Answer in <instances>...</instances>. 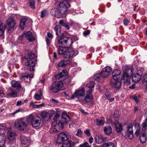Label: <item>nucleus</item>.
Instances as JSON below:
<instances>
[{
	"mask_svg": "<svg viewBox=\"0 0 147 147\" xmlns=\"http://www.w3.org/2000/svg\"><path fill=\"white\" fill-rule=\"evenodd\" d=\"M39 116L37 115L34 116L32 114L29 115L26 119L27 123L25 122L22 119H17L15 122V126L20 130L23 131L27 129L28 126L30 124L33 127L36 128L38 127L40 124V120L37 119Z\"/></svg>",
	"mask_w": 147,
	"mask_h": 147,
	"instance_id": "nucleus-1",
	"label": "nucleus"
},
{
	"mask_svg": "<svg viewBox=\"0 0 147 147\" xmlns=\"http://www.w3.org/2000/svg\"><path fill=\"white\" fill-rule=\"evenodd\" d=\"M68 34L64 32L57 36L58 44L65 46H71L73 43L72 39L68 37Z\"/></svg>",
	"mask_w": 147,
	"mask_h": 147,
	"instance_id": "nucleus-2",
	"label": "nucleus"
},
{
	"mask_svg": "<svg viewBox=\"0 0 147 147\" xmlns=\"http://www.w3.org/2000/svg\"><path fill=\"white\" fill-rule=\"evenodd\" d=\"M63 84L61 81L54 82L49 87V89L54 93H57L61 90H63Z\"/></svg>",
	"mask_w": 147,
	"mask_h": 147,
	"instance_id": "nucleus-3",
	"label": "nucleus"
},
{
	"mask_svg": "<svg viewBox=\"0 0 147 147\" xmlns=\"http://www.w3.org/2000/svg\"><path fill=\"white\" fill-rule=\"evenodd\" d=\"M61 117L62 119L59 121L57 124V125L60 129H62L63 127L64 124L71 119L70 117L65 111L63 112L62 114Z\"/></svg>",
	"mask_w": 147,
	"mask_h": 147,
	"instance_id": "nucleus-4",
	"label": "nucleus"
},
{
	"mask_svg": "<svg viewBox=\"0 0 147 147\" xmlns=\"http://www.w3.org/2000/svg\"><path fill=\"white\" fill-rule=\"evenodd\" d=\"M133 126L132 124H130L127 127L126 131L122 133V136L125 137L128 136L129 138L131 139L133 137Z\"/></svg>",
	"mask_w": 147,
	"mask_h": 147,
	"instance_id": "nucleus-5",
	"label": "nucleus"
},
{
	"mask_svg": "<svg viewBox=\"0 0 147 147\" xmlns=\"http://www.w3.org/2000/svg\"><path fill=\"white\" fill-rule=\"evenodd\" d=\"M59 6V8H58L59 10H61V14H63L65 16L67 8L70 7L69 4L67 1H64L60 3Z\"/></svg>",
	"mask_w": 147,
	"mask_h": 147,
	"instance_id": "nucleus-6",
	"label": "nucleus"
},
{
	"mask_svg": "<svg viewBox=\"0 0 147 147\" xmlns=\"http://www.w3.org/2000/svg\"><path fill=\"white\" fill-rule=\"evenodd\" d=\"M7 24L8 29V32L11 33L13 30L16 22L14 19L12 18H9L7 21Z\"/></svg>",
	"mask_w": 147,
	"mask_h": 147,
	"instance_id": "nucleus-7",
	"label": "nucleus"
},
{
	"mask_svg": "<svg viewBox=\"0 0 147 147\" xmlns=\"http://www.w3.org/2000/svg\"><path fill=\"white\" fill-rule=\"evenodd\" d=\"M68 136L64 133H61L58 135V138L56 143L60 144L69 139Z\"/></svg>",
	"mask_w": 147,
	"mask_h": 147,
	"instance_id": "nucleus-8",
	"label": "nucleus"
},
{
	"mask_svg": "<svg viewBox=\"0 0 147 147\" xmlns=\"http://www.w3.org/2000/svg\"><path fill=\"white\" fill-rule=\"evenodd\" d=\"M112 70V68L109 66H107L102 69V71L100 73V76L102 78H106L110 74Z\"/></svg>",
	"mask_w": 147,
	"mask_h": 147,
	"instance_id": "nucleus-9",
	"label": "nucleus"
},
{
	"mask_svg": "<svg viewBox=\"0 0 147 147\" xmlns=\"http://www.w3.org/2000/svg\"><path fill=\"white\" fill-rule=\"evenodd\" d=\"M77 54H75V51L73 49L68 47L66 53L64 54L63 57L66 58H70L76 56Z\"/></svg>",
	"mask_w": 147,
	"mask_h": 147,
	"instance_id": "nucleus-10",
	"label": "nucleus"
},
{
	"mask_svg": "<svg viewBox=\"0 0 147 147\" xmlns=\"http://www.w3.org/2000/svg\"><path fill=\"white\" fill-rule=\"evenodd\" d=\"M121 71L119 69H115L113 70L112 73V75L113 80H121Z\"/></svg>",
	"mask_w": 147,
	"mask_h": 147,
	"instance_id": "nucleus-11",
	"label": "nucleus"
},
{
	"mask_svg": "<svg viewBox=\"0 0 147 147\" xmlns=\"http://www.w3.org/2000/svg\"><path fill=\"white\" fill-rule=\"evenodd\" d=\"M25 65L27 67V69L30 71H33L34 69L35 63L31 59H29L25 63Z\"/></svg>",
	"mask_w": 147,
	"mask_h": 147,
	"instance_id": "nucleus-12",
	"label": "nucleus"
},
{
	"mask_svg": "<svg viewBox=\"0 0 147 147\" xmlns=\"http://www.w3.org/2000/svg\"><path fill=\"white\" fill-rule=\"evenodd\" d=\"M25 35L26 37L29 41L32 42L34 41L35 40V38L32 35V33L29 31L26 34L23 33L22 35L20 36L19 39L22 40L24 36Z\"/></svg>",
	"mask_w": 147,
	"mask_h": 147,
	"instance_id": "nucleus-13",
	"label": "nucleus"
},
{
	"mask_svg": "<svg viewBox=\"0 0 147 147\" xmlns=\"http://www.w3.org/2000/svg\"><path fill=\"white\" fill-rule=\"evenodd\" d=\"M61 10H59V8H55L52 9L51 11V14L54 16L57 17V15H59V16L64 17L65 16L63 14H61Z\"/></svg>",
	"mask_w": 147,
	"mask_h": 147,
	"instance_id": "nucleus-14",
	"label": "nucleus"
},
{
	"mask_svg": "<svg viewBox=\"0 0 147 147\" xmlns=\"http://www.w3.org/2000/svg\"><path fill=\"white\" fill-rule=\"evenodd\" d=\"M121 80H112L111 81L110 84L113 88L117 89L120 88L121 86Z\"/></svg>",
	"mask_w": 147,
	"mask_h": 147,
	"instance_id": "nucleus-15",
	"label": "nucleus"
},
{
	"mask_svg": "<svg viewBox=\"0 0 147 147\" xmlns=\"http://www.w3.org/2000/svg\"><path fill=\"white\" fill-rule=\"evenodd\" d=\"M11 84L13 87L16 88L17 90H20V89L22 88V90L24 91L20 81L13 80L11 82Z\"/></svg>",
	"mask_w": 147,
	"mask_h": 147,
	"instance_id": "nucleus-16",
	"label": "nucleus"
},
{
	"mask_svg": "<svg viewBox=\"0 0 147 147\" xmlns=\"http://www.w3.org/2000/svg\"><path fill=\"white\" fill-rule=\"evenodd\" d=\"M8 89L11 92L8 94L7 95L8 96L13 98H15L17 96V90L11 87H9Z\"/></svg>",
	"mask_w": 147,
	"mask_h": 147,
	"instance_id": "nucleus-17",
	"label": "nucleus"
},
{
	"mask_svg": "<svg viewBox=\"0 0 147 147\" xmlns=\"http://www.w3.org/2000/svg\"><path fill=\"white\" fill-rule=\"evenodd\" d=\"M95 140L97 143L100 144L105 140V138H103L101 135H97L95 137Z\"/></svg>",
	"mask_w": 147,
	"mask_h": 147,
	"instance_id": "nucleus-18",
	"label": "nucleus"
},
{
	"mask_svg": "<svg viewBox=\"0 0 147 147\" xmlns=\"http://www.w3.org/2000/svg\"><path fill=\"white\" fill-rule=\"evenodd\" d=\"M129 74H123L122 76V78H121V80L123 79L124 81V83L129 84L130 83V77L129 76Z\"/></svg>",
	"mask_w": 147,
	"mask_h": 147,
	"instance_id": "nucleus-19",
	"label": "nucleus"
},
{
	"mask_svg": "<svg viewBox=\"0 0 147 147\" xmlns=\"http://www.w3.org/2000/svg\"><path fill=\"white\" fill-rule=\"evenodd\" d=\"M84 89L83 88L77 92H76L74 93V94L76 97L79 98L80 97L84 96Z\"/></svg>",
	"mask_w": 147,
	"mask_h": 147,
	"instance_id": "nucleus-20",
	"label": "nucleus"
},
{
	"mask_svg": "<svg viewBox=\"0 0 147 147\" xmlns=\"http://www.w3.org/2000/svg\"><path fill=\"white\" fill-rule=\"evenodd\" d=\"M68 47H63L62 46H59L58 48V53L59 55H62L63 56L66 51L68 49Z\"/></svg>",
	"mask_w": 147,
	"mask_h": 147,
	"instance_id": "nucleus-21",
	"label": "nucleus"
},
{
	"mask_svg": "<svg viewBox=\"0 0 147 147\" xmlns=\"http://www.w3.org/2000/svg\"><path fill=\"white\" fill-rule=\"evenodd\" d=\"M20 139L21 143L23 144H26L29 142V138L23 134L21 135Z\"/></svg>",
	"mask_w": 147,
	"mask_h": 147,
	"instance_id": "nucleus-22",
	"label": "nucleus"
},
{
	"mask_svg": "<svg viewBox=\"0 0 147 147\" xmlns=\"http://www.w3.org/2000/svg\"><path fill=\"white\" fill-rule=\"evenodd\" d=\"M70 63V60H61L59 63L58 66L59 67H63Z\"/></svg>",
	"mask_w": 147,
	"mask_h": 147,
	"instance_id": "nucleus-23",
	"label": "nucleus"
},
{
	"mask_svg": "<svg viewBox=\"0 0 147 147\" xmlns=\"http://www.w3.org/2000/svg\"><path fill=\"white\" fill-rule=\"evenodd\" d=\"M8 138L10 140H13L15 135L14 132H13L11 129H9L7 132Z\"/></svg>",
	"mask_w": 147,
	"mask_h": 147,
	"instance_id": "nucleus-24",
	"label": "nucleus"
},
{
	"mask_svg": "<svg viewBox=\"0 0 147 147\" xmlns=\"http://www.w3.org/2000/svg\"><path fill=\"white\" fill-rule=\"evenodd\" d=\"M5 138L4 134H0V147H2L4 145Z\"/></svg>",
	"mask_w": 147,
	"mask_h": 147,
	"instance_id": "nucleus-25",
	"label": "nucleus"
},
{
	"mask_svg": "<svg viewBox=\"0 0 147 147\" xmlns=\"http://www.w3.org/2000/svg\"><path fill=\"white\" fill-rule=\"evenodd\" d=\"M67 73V72L66 70H63L61 72L59 73L58 74L55 76V78L56 79H59L62 78L64 76H65Z\"/></svg>",
	"mask_w": 147,
	"mask_h": 147,
	"instance_id": "nucleus-26",
	"label": "nucleus"
},
{
	"mask_svg": "<svg viewBox=\"0 0 147 147\" xmlns=\"http://www.w3.org/2000/svg\"><path fill=\"white\" fill-rule=\"evenodd\" d=\"M59 24L61 25L64 26L65 28L67 30L70 29L69 25H70V24L69 23L65 22L63 20H59Z\"/></svg>",
	"mask_w": 147,
	"mask_h": 147,
	"instance_id": "nucleus-27",
	"label": "nucleus"
},
{
	"mask_svg": "<svg viewBox=\"0 0 147 147\" xmlns=\"http://www.w3.org/2000/svg\"><path fill=\"white\" fill-rule=\"evenodd\" d=\"M105 122L104 118L103 117H98L96 119V124L98 126L103 125Z\"/></svg>",
	"mask_w": 147,
	"mask_h": 147,
	"instance_id": "nucleus-28",
	"label": "nucleus"
},
{
	"mask_svg": "<svg viewBox=\"0 0 147 147\" xmlns=\"http://www.w3.org/2000/svg\"><path fill=\"white\" fill-rule=\"evenodd\" d=\"M36 57V55L30 52L25 54L24 56V57L26 59H32L35 58Z\"/></svg>",
	"mask_w": 147,
	"mask_h": 147,
	"instance_id": "nucleus-29",
	"label": "nucleus"
},
{
	"mask_svg": "<svg viewBox=\"0 0 147 147\" xmlns=\"http://www.w3.org/2000/svg\"><path fill=\"white\" fill-rule=\"evenodd\" d=\"M141 79V77L140 75L135 74L133 75L132 77V80L134 82H136L139 81Z\"/></svg>",
	"mask_w": 147,
	"mask_h": 147,
	"instance_id": "nucleus-30",
	"label": "nucleus"
},
{
	"mask_svg": "<svg viewBox=\"0 0 147 147\" xmlns=\"http://www.w3.org/2000/svg\"><path fill=\"white\" fill-rule=\"evenodd\" d=\"M47 35L49 38H47V46H49L51 44L53 36L52 34L49 32H48Z\"/></svg>",
	"mask_w": 147,
	"mask_h": 147,
	"instance_id": "nucleus-31",
	"label": "nucleus"
},
{
	"mask_svg": "<svg viewBox=\"0 0 147 147\" xmlns=\"http://www.w3.org/2000/svg\"><path fill=\"white\" fill-rule=\"evenodd\" d=\"M116 131L117 133L120 132L122 130L123 128L121 124L118 122H116L115 123Z\"/></svg>",
	"mask_w": 147,
	"mask_h": 147,
	"instance_id": "nucleus-32",
	"label": "nucleus"
},
{
	"mask_svg": "<svg viewBox=\"0 0 147 147\" xmlns=\"http://www.w3.org/2000/svg\"><path fill=\"white\" fill-rule=\"evenodd\" d=\"M104 131L107 135H109L112 132V129L110 126H106L104 128Z\"/></svg>",
	"mask_w": 147,
	"mask_h": 147,
	"instance_id": "nucleus-33",
	"label": "nucleus"
},
{
	"mask_svg": "<svg viewBox=\"0 0 147 147\" xmlns=\"http://www.w3.org/2000/svg\"><path fill=\"white\" fill-rule=\"evenodd\" d=\"M146 134L144 133H142L140 136V142L142 143H144L146 141Z\"/></svg>",
	"mask_w": 147,
	"mask_h": 147,
	"instance_id": "nucleus-34",
	"label": "nucleus"
},
{
	"mask_svg": "<svg viewBox=\"0 0 147 147\" xmlns=\"http://www.w3.org/2000/svg\"><path fill=\"white\" fill-rule=\"evenodd\" d=\"M60 29V26L59 25H56L54 28L55 31V32L56 35L57 36L61 34V32Z\"/></svg>",
	"mask_w": 147,
	"mask_h": 147,
	"instance_id": "nucleus-35",
	"label": "nucleus"
},
{
	"mask_svg": "<svg viewBox=\"0 0 147 147\" xmlns=\"http://www.w3.org/2000/svg\"><path fill=\"white\" fill-rule=\"evenodd\" d=\"M93 99V97L91 94H87L85 97V100L87 102H91Z\"/></svg>",
	"mask_w": 147,
	"mask_h": 147,
	"instance_id": "nucleus-36",
	"label": "nucleus"
},
{
	"mask_svg": "<svg viewBox=\"0 0 147 147\" xmlns=\"http://www.w3.org/2000/svg\"><path fill=\"white\" fill-rule=\"evenodd\" d=\"M123 74H129V72H130V75L132 74V70L129 69V67L127 66H125L123 67Z\"/></svg>",
	"mask_w": 147,
	"mask_h": 147,
	"instance_id": "nucleus-37",
	"label": "nucleus"
},
{
	"mask_svg": "<svg viewBox=\"0 0 147 147\" xmlns=\"http://www.w3.org/2000/svg\"><path fill=\"white\" fill-rule=\"evenodd\" d=\"M27 20V19L26 18H23L21 19L20 26L22 30L24 29L25 23Z\"/></svg>",
	"mask_w": 147,
	"mask_h": 147,
	"instance_id": "nucleus-38",
	"label": "nucleus"
},
{
	"mask_svg": "<svg viewBox=\"0 0 147 147\" xmlns=\"http://www.w3.org/2000/svg\"><path fill=\"white\" fill-rule=\"evenodd\" d=\"M101 147H114V144L112 142H108L103 144Z\"/></svg>",
	"mask_w": 147,
	"mask_h": 147,
	"instance_id": "nucleus-39",
	"label": "nucleus"
},
{
	"mask_svg": "<svg viewBox=\"0 0 147 147\" xmlns=\"http://www.w3.org/2000/svg\"><path fill=\"white\" fill-rule=\"evenodd\" d=\"M29 6L32 9H34L35 7V1L34 0H29L28 2Z\"/></svg>",
	"mask_w": 147,
	"mask_h": 147,
	"instance_id": "nucleus-40",
	"label": "nucleus"
},
{
	"mask_svg": "<svg viewBox=\"0 0 147 147\" xmlns=\"http://www.w3.org/2000/svg\"><path fill=\"white\" fill-rule=\"evenodd\" d=\"M39 118L43 119L46 117V111H42L39 114Z\"/></svg>",
	"mask_w": 147,
	"mask_h": 147,
	"instance_id": "nucleus-41",
	"label": "nucleus"
},
{
	"mask_svg": "<svg viewBox=\"0 0 147 147\" xmlns=\"http://www.w3.org/2000/svg\"><path fill=\"white\" fill-rule=\"evenodd\" d=\"M38 92H39L40 95L37 93H36L35 94V98L37 100H39L41 99V96L42 95L41 91L40 90H39L38 91Z\"/></svg>",
	"mask_w": 147,
	"mask_h": 147,
	"instance_id": "nucleus-42",
	"label": "nucleus"
},
{
	"mask_svg": "<svg viewBox=\"0 0 147 147\" xmlns=\"http://www.w3.org/2000/svg\"><path fill=\"white\" fill-rule=\"evenodd\" d=\"M5 29V26H3L0 25V36H2L4 33V31Z\"/></svg>",
	"mask_w": 147,
	"mask_h": 147,
	"instance_id": "nucleus-43",
	"label": "nucleus"
},
{
	"mask_svg": "<svg viewBox=\"0 0 147 147\" xmlns=\"http://www.w3.org/2000/svg\"><path fill=\"white\" fill-rule=\"evenodd\" d=\"M147 127V118L146 120L143 123L142 125V131H144Z\"/></svg>",
	"mask_w": 147,
	"mask_h": 147,
	"instance_id": "nucleus-44",
	"label": "nucleus"
},
{
	"mask_svg": "<svg viewBox=\"0 0 147 147\" xmlns=\"http://www.w3.org/2000/svg\"><path fill=\"white\" fill-rule=\"evenodd\" d=\"M94 83L93 81H91L90 84H88L86 86V88H93L94 87Z\"/></svg>",
	"mask_w": 147,
	"mask_h": 147,
	"instance_id": "nucleus-45",
	"label": "nucleus"
},
{
	"mask_svg": "<svg viewBox=\"0 0 147 147\" xmlns=\"http://www.w3.org/2000/svg\"><path fill=\"white\" fill-rule=\"evenodd\" d=\"M33 78V75L32 74H29L28 75L26 76H22L20 77V78L22 80H24L25 79V78Z\"/></svg>",
	"mask_w": 147,
	"mask_h": 147,
	"instance_id": "nucleus-46",
	"label": "nucleus"
},
{
	"mask_svg": "<svg viewBox=\"0 0 147 147\" xmlns=\"http://www.w3.org/2000/svg\"><path fill=\"white\" fill-rule=\"evenodd\" d=\"M130 21L127 18H125L123 20V23L125 26H127L130 23Z\"/></svg>",
	"mask_w": 147,
	"mask_h": 147,
	"instance_id": "nucleus-47",
	"label": "nucleus"
},
{
	"mask_svg": "<svg viewBox=\"0 0 147 147\" xmlns=\"http://www.w3.org/2000/svg\"><path fill=\"white\" fill-rule=\"evenodd\" d=\"M142 82L144 83V82H146V88L147 90V74L143 76L142 79Z\"/></svg>",
	"mask_w": 147,
	"mask_h": 147,
	"instance_id": "nucleus-48",
	"label": "nucleus"
},
{
	"mask_svg": "<svg viewBox=\"0 0 147 147\" xmlns=\"http://www.w3.org/2000/svg\"><path fill=\"white\" fill-rule=\"evenodd\" d=\"M61 147H71V144L69 142L63 143Z\"/></svg>",
	"mask_w": 147,
	"mask_h": 147,
	"instance_id": "nucleus-49",
	"label": "nucleus"
},
{
	"mask_svg": "<svg viewBox=\"0 0 147 147\" xmlns=\"http://www.w3.org/2000/svg\"><path fill=\"white\" fill-rule=\"evenodd\" d=\"M100 76H101L100 74H96L94 76V79L97 81H99L100 79Z\"/></svg>",
	"mask_w": 147,
	"mask_h": 147,
	"instance_id": "nucleus-50",
	"label": "nucleus"
},
{
	"mask_svg": "<svg viewBox=\"0 0 147 147\" xmlns=\"http://www.w3.org/2000/svg\"><path fill=\"white\" fill-rule=\"evenodd\" d=\"M24 111V109L22 108H20L17 110L16 111L12 113V115L15 114L17 113H18L20 112H22Z\"/></svg>",
	"mask_w": 147,
	"mask_h": 147,
	"instance_id": "nucleus-51",
	"label": "nucleus"
},
{
	"mask_svg": "<svg viewBox=\"0 0 147 147\" xmlns=\"http://www.w3.org/2000/svg\"><path fill=\"white\" fill-rule=\"evenodd\" d=\"M140 127H138L137 129V130L135 133V134L136 136H138L139 135H140L141 134L140 132Z\"/></svg>",
	"mask_w": 147,
	"mask_h": 147,
	"instance_id": "nucleus-52",
	"label": "nucleus"
},
{
	"mask_svg": "<svg viewBox=\"0 0 147 147\" xmlns=\"http://www.w3.org/2000/svg\"><path fill=\"white\" fill-rule=\"evenodd\" d=\"M46 15V10H44L41 12L40 17L42 18H43Z\"/></svg>",
	"mask_w": 147,
	"mask_h": 147,
	"instance_id": "nucleus-53",
	"label": "nucleus"
},
{
	"mask_svg": "<svg viewBox=\"0 0 147 147\" xmlns=\"http://www.w3.org/2000/svg\"><path fill=\"white\" fill-rule=\"evenodd\" d=\"M107 98V99L109 100L111 102H113L114 100V98L113 96L111 95L110 94L108 96Z\"/></svg>",
	"mask_w": 147,
	"mask_h": 147,
	"instance_id": "nucleus-54",
	"label": "nucleus"
},
{
	"mask_svg": "<svg viewBox=\"0 0 147 147\" xmlns=\"http://www.w3.org/2000/svg\"><path fill=\"white\" fill-rule=\"evenodd\" d=\"M84 133H85L88 136H90V131L89 129H85L84 130Z\"/></svg>",
	"mask_w": 147,
	"mask_h": 147,
	"instance_id": "nucleus-55",
	"label": "nucleus"
},
{
	"mask_svg": "<svg viewBox=\"0 0 147 147\" xmlns=\"http://www.w3.org/2000/svg\"><path fill=\"white\" fill-rule=\"evenodd\" d=\"M90 33V31L89 30H88L87 31H84L83 33V35L85 36H86Z\"/></svg>",
	"mask_w": 147,
	"mask_h": 147,
	"instance_id": "nucleus-56",
	"label": "nucleus"
},
{
	"mask_svg": "<svg viewBox=\"0 0 147 147\" xmlns=\"http://www.w3.org/2000/svg\"><path fill=\"white\" fill-rule=\"evenodd\" d=\"M60 116V114L57 113L55 114L54 118V120L57 121Z\"/></svg>",
	"mask_w": 147,
	"mask_h": 147,
	"instance_id": "nucleus-57",
	"label": "nucleus"
},
{
	"mask_svg": "<svg viewBox=\"0 0 147 147\" xmlns=\"http://www.w3.org/2000/svg\"><path fill=\"white\" fill-rule=\"evenodd\" d=\"M82 133L81 131V130L80 129H79L78 130V131L77 132V133L76 134V135L77 136H78L80 137H81V135H82Z\"/></svg>",
	"mask_w": 147,
	"mask_h": 147,
	"instance_id": "nucleus-58",
	"label": "nucleus"
},
{
	"mask_svg": "<svg viewBox=\"0 0 147 147\" xmlns=\"http://www.w3.org/2000/svg\"><path fill=\"white\" fill-rule=\"evenodd\" d=\"M23 104L24 103L21 100H18L17 102L16 105L18 106L23 105Z\"/></svg>",
	"mask_w": 147,
	"mask_h": 147,
	"instance_id": "nucleus-59",
	"label": "nucleus"
},
{
	"mask_svg": "<svg viewBox=\"0 0 147 147\" xmlns=\"http://www.w3.org/2000/svg\"><path fill=\"white\" fill-rule=\"evenodd\" d=\"M119 116V115L117 111H115L114 113V116L115 117H118Z\"/></svg>",
	"mask_w": 147,
	"mask_h": 147,
	"instance_id": "nucleus-60",
	"label": "nucleus"
},
{
	"mask_svg": "<svg viewBox=\"0 0 147 147\" xmlns=\"http://www.w3.org/2000/svg\"><path fill=\"white\" fill-rule=\"evenodd\" d=\"M50 100L52 102L54 103L57 104L59 102L57 100L53 98L51 99H50Z\"/></svg>",
	"mask_w": 147,
	"mask_h": 147,
	"instance_id": "nucleus-61",
	"label": "nucleus"
},
{
	"mask_svg": "<svg viewBox=\"0 0 147 147\" xmlns=\"http://www.w3.org/2000/svg\"><path fill=\"white\" fill-rule=\"evenodd\" d=\"M71 81V79L70 78H67L65 79V82L66 83H69Z\"/></svg>",
	"mask_w": 147,
	"mask_h": 147,
	"instance_id": "nucleus-62",
	"label": "nucleus"
},
{
	"mask_svg": "<svg viewBox=\"0 0 147 147\" xmlns=\"http://www.w3.org/2000/svg\"><path fill=\"white\" fill-rule=\"evenodd\" d=\"M57 124V121L54 120V121L52 122L51 124L52 126H55Z\"/></svg>",
	"mask_w": 147,
	"mask_h": 147,
	"instance_id": "nucleus-63",
	"label": "nucleus"
},
{
	"mask_svg": "<svg viewBox=\"0 0 147 147\" xmlns=\"http://www.w3.org/2000/svg\"><path fill=\"white\" fill-rule=\"evenodd\" d=\"M134 100L137 103H138L139 102V100L136 96H134L133 97Z\"/></svg>",
	"mask_w": 147,
	"mask_h": 147,
	"instance_id": "nucleus-64",
	"label": "nucleus"
}]
</instances>
